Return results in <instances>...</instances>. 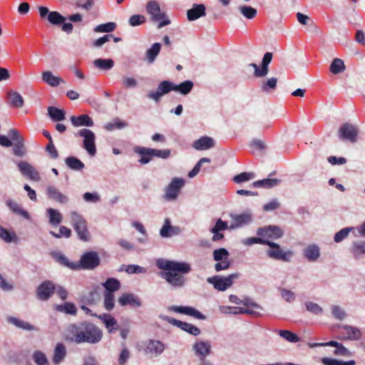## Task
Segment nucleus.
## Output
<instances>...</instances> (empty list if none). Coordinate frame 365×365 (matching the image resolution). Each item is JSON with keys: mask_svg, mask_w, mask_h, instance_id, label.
<instances>
[{"mask_svg": "<svg viewBox=\"0 0 365 365\" xmlns=\"http://www.w3.org/2000/svg\"><path fill=\"white\" fill-rule=\"evenodd\" d=\"M157 266L164 270L159 273L160 277L175 289L185 286L187 281L185 275L192 270L190 263L175 260L159 259Z\"/></svg>", "mask_w": 365, "mask_h": 365, "instance_id": "1", "label": "nucleus"}, {"mask_svg": "<svg viewBox=\"0 0 365 365\" xmlns=\"http://www.w3.org/2000/svg\"><path fill=\"white\" fill-rule=\"evenodd\" d=\"M74 328L76 330L73 340L76 343L96 344L102 339V331L93 324L83 323L79 327Z\"/></svg>", "mask_w": 365, "mask_h": 365, "instance_id": "2", "label": "nucleus"}, {"mask_svg": "<svg viewBox=\"0 0 365 365\" xmlns=\"http://www.w3.org/2000/svg\"><path fill=\"white\" fill-rule=\"evenodd\" d=\"M146 11L150 16L152 21L158 23V27L159 29L170 24V19L165 12L161 11L158 1H148L146 4Z\"/></svg>", "mask_w": 365, "mask_h": 365, "instance_id": "3", "label": "nucleus"}, {"mask_svg": "<svg viewBox=\"0 0 365 365\" xmlns=\"http://www.w3.org/2000/svg\"><path fill=\"white\" fill-rule=\"evenodd\" d=\"M70 222L81 240L86 242L90 239L87 222L81 215L75 211L71 212L70 214Z\"/></svg>", "mask_w": 365, "mask_h": 365, "instance_id": "4", "label": "nucleus"}, {"mask_svg": "<svg viewBox=\"0 0 365 365\" xmlns=\"http://www.w3.org/2000/svg\"><path fill=\"white\" fill-rule=\"evenodd\" d=\"M240 274L236 272L227 277L214 276L207 279V282L219 291H225L230 287L235 279L239 278Z\"/></svg>", "mask_w": 365, "mask_h": 365, "instance_id": "5", "label": "nucleus"}, {"mask_svg": "<svg viewBox=\"0 0 365 365\" xmlns=\"http://www.w3.org/2000/svg\"><path fill=\"white\" fill-rule=\"evenodd\" d=\"M66 17L63 16L58 11H49L47 9V21L55 26H61V31L71 34L73 31V24L66 23Z\"/></svg>", "mask_w": 365, "mask_h": 365, "instance_id": "6", "label": "nucleus"}, {"mask_svg": "<svg viewBox=\"0 0 365 365\" xmlns=\"http://www.w3.org/2000/svg\"><path fill=\"white\" fill-rule=\"evenodd\" d=\"M270 249L267 250V255L274 259L282 260L284 262L290 261V258L293 255V252L291 250L283 251L279 245L275 242H273L270 240L268 241L267 244Z\"/></svg>", "mask_w": 365, "mask_h": 365, "instance_id": "7", "label": "nucleus"}, {"mask_svg": "<svg viewBox=\"0 0 365 365\" xmlns=\"http://www.w3.org/2000/svg\"><path fill=\"white\" fill-rule=\"evenodd\" d=\"M78 135L83 137V147L91 156L95 155L96 148L95 144L94 133L86 128H83L78 131Z\"/></svg>", "mask_w": 365, "mask_h": 365, "instance_id": "8", "label": "nucleus"}, {"mask_svg": "<svg viewBox=\"0 0 365 365\" xmlns=\"http://www.w3.org/2000/svg\"><path fill=\"white\" fill-rule=\"evenodd\" d=\"M338 135L342 140H348L354 143L356 141L358 129L355 125L345 123L339 129Z\"/></svg>", "mask_w": 365, "mask_h": 365, "instance_id": "9", "label": "nucleus"}, {"mask_svg": "<svg viewBox=\"0 0 365 365\" xmlns=\"http://www.w3.org/2000/svg\"><path fill=\"white\" fill-rule=\"evenodd\" d=\"M184 184L185 181L183 179L178 178H173L166 187L164 198L167 200H175Z\"/></svg>", "mask_w": 365, "mask_h": 365, "instance_id": "10", "label": "nucleus"}, {"mask_svg": "<svg viewBox=\"0 0 365 365\" xmlns=\"http://www.w3.org/2000/svg\"><path fill=\"white\" fill-rule=\"evenodd\" d=\"M257 235L262 237L267 240H277L283 235V231L281 228L275 225H269L264 227H259L257 230Z\"/></svg>", "mask_w": 365, "mask_h": 365, "instance_id": "11", "label": "nucleus"}, {"mask_svg": "<svg viewBox=\"0 0 365 365\" xmlns=\"http://www.w3.org/2000/svg\"><path fill=\"white\" fill-rule=\"evenodd\" d=\"M100 264V258L95 252H88L83 254L80 259V266L85 269H93Z\"/></svg>", "mask_w": 365, "mask_h": 365, "instance_id": "12", "label": "nucleus"}, {"mask_svg": "<svg viewBox=\"0 0 365 365\" xmlns=\"http://www.w3.org/2000/svg\"><path fill=\"white\" fill-rule=\"evenodd\" d=\"M163 319L168 322L169 324L175 326L192 335L198 336L201 332L198 327L191 324L178 320L173 317L166 316L163 317Z\"/></svg>", "mask_w": 365, "mask_h": 365, "instance_id": "13", "label": "nucleus"}, {"mask_svg": "<svg viewBox=\"0 0 365 365\" xmlns=\"http://www.w3.org/2000/svg\"><path fill=\"white\" fill-rule=\"evenodd\" d=\"M17 165L24 177L34 181L39 180V174L32 165L26 161H20Z\"/></svg>", "mask_w": 365, "mask_h": 365, "instance_id": "14", "label": "nucleus"}, {"mask_svg": "<svg viewBox=\"0 0 365 365\" xmlns=\"http://www.w3.org/2000/svg\"><path fill=\"white\" fill-rule=\"evenodd\" d=\"M7 207L14 214L22 217L24 219L30 220L29 213L23 207L13 199H7L5 202Z\"/></svg>", "mask_w": 365, "mask_h": 365, "instance_id": "15", "label": "nucleus"}, {"mask_svg": "<svg viewBox=\"0 0 365 365\" xmlns=\"http://www.w3.org/2000/svg\"><path fill=\"white\" fill-rule=\"evenodd\" d=\"M164 344L158 340H149L145 348V352L150 356H157L164 350Z\"/></svg>", "mask_w": 365, "mask_h": 365, "instance_id": "16", "label": "nucleus"}, {"mask_svg": "<svg viewBox=\"0 0 365 365\" xmlns=\"http://www.w3.org/2000/svg\"><path fill=\"white\" fill-rule=\"evenodd\" d=\"M170 310L177 313L184 314L193 317L198 319H205V317L199 311L192 307H178L172 306L169 308Z\"/></svg>", "mask_w": 365, "mask_h": 365, "instance_id": "17", "label": "nucleus"}, {"mask_svg": "<svg viewBox=\"0 0 365 365\" xmlns=\"http://www.w3.org/2000/svg\"><path fill=\"white\" fill-rule=\"evenodd\" d=\"M205 6L202 4H194L190 9L187 11V18L190 21L197 20V19L206 15Z\"/></svg>", "mask_w": 365, "mask_h": 365, "instance_id": "18", "label": "nucleus"}, {"mask_svg": "<svg viewBox=\"0 0 365 365\" xmlns=\"http://www.w3.org/2000/svg\"><path fill=\"white\" fill-rule=\"evenodd\" d=\"M54 293H56L62 300H65L68 296V292L65 288L59 285L56 286L51 281H47V299Z\"/></svg>", "mask_w": 365, "mask_h": 365, "instance_id": "19", "label": "nucleus"}, {"mask_svg": "<svg viewBox=\"0 0 365 365\" xmlns=\"http://www.w3.org/2000/svg\"><path fill=\"white\" fill-rule=\"evenodd\" d=\"M67 354L66 348L63 343H58L53 350L51 361L55 365L61 364Z\"/></svg>", "mask_w": 365, "mask_h": 365, "instance_id": "20", "label": "nucleus"}, {"mask_svg": "<svg viewBox=\"0 0 365 365\" xmlns=\"http://www.w3.org/2000/svg\"><path fill=\"white\" fill-rule=\"evenodd\" d=\"M215 145L214 140L207 136H203L193 142L192 146L197 150H208Z\"/></svg>", "mask_w": 365, "mask_h": 365, "instance_id": "21", "label": "nucleus"}, {"mask_svg": "<svg viewBox=\"0 0 365 365\" xmlns=\"http://www.w3.org/2000/svg\"><path fill=\"white\" fill-rule=\"evenodd\" d=\"M193 350L197 356L203 359L211 352V346L207 341H198L193 345Z\"/></svg>", "mask_w": 365, "mask_h": 365, "instance_id": "22", "label": "nucleus"}, {"mask_svg": "<svg viewBox=\"0 0 365 365\" xmlns=\"http://www.w3.org/2000/svg\"><path fill=\"white\" fill-rule=\"evenodd\" d=\"M0 239L6 243H17L19 237L13 230H8L0 225Z\"/></svg>", "mask_w": 365, "mask_h": 365, "instance_id": "23", "label": "nucleus"}, {"mask_svg": "<svg viewBox=\"0 0 365 365\" xmlns=\"http://www.w3.org/2000/svg\"><path fill=\"white\" fill-rule=\"evenodd\" d=\"M152 148H145V147H136L134 149L135 153L139 154L140 155V158L138 160V162L145 165L150 162L152 158H153V153L150 152Z\"/></svg>", "mask_w": 365, "mask_h": 365, "instance_id": "24", "label": "nucleus"}, {"mask_svg": "<svg viewBox=\"0 0 365 365\" xmlns=\"http://www.w3.org/2000/svg\"><path fill=\"white\" fill-rule=\"evenodd\" d=\"M118 301L121 306H126L128 304L135 307H139L141 306L140 299L132 294H123L118 298Z\"/></svg>", "mask_w": 365, "mask_h": 365, "instance_id": "25", "label": "nucleus"}, {"mask_svg": "<svg viewBox=\"0 0 365 365\" xmlns=\"http://www.w3.org/2000/svg\"><path fill=\"white\" fill-rule=\"evenodd\" d=\"M341 328L344 329L343 334L345 335L343 337L344 339L358 340L361 336V331L356 327L344 325Z\"/></svg>", "mask_w": 365, "mask_h": 365, "instance_id": "26", "label": "nucleus"}, {"mask_svg": "<svg viewBox=\"0 0 365 365\" xmlns=\"http://www.w3.org/2000/svg\"><path fill=\"white\" fill-rule=\"evenodd\" d=\"M47 114L54 122H61L66 119L65 110L54 106H48L47 108Z\"/></svg>", "mask_w": 365, "mask_h": 365, "instance_id": "27", "label": "nucleus"}, {"mask_svg": "<svg viewBox=\"0 0 365 365\" xmlns=\"http://www.w3.org/2000/svg\"><path fill=\"white\" fill-rule=\"evenodd\" d=\"M71 121L75 127L87 126L91 127L93 125V121L91 118L88 115L83 114L79 116H71Z\"/></svg>", "mask_w": 365, "mask_h": 365, "instance_id": "28", "label": "nucleus"}, {"mask_svg": "<svg viewBox=\"0 0 365 365\" xmlns=\"http://www.w3.org/2000/svg\"><path fill=\"white\" fill-rule=\"evenodd\" d=\"M98 318L103 321L109 333L113 332L118 329L117 321L110 314H103L99 315Z\"/></svg>", "mask_w": 365, "mask_h": 365, "instance_id": "29", "label": "nucleus"}, {"mask_svg": "<svg viewBox=\"0 0 365 365\" xmlns=\"http://www.w3.org/2000/svg\"><path fill=\"white\" fill-rule=\"evenodd\" d=\"M232 220L234 223L231 225V227H239L249 224L252 221V215L249 213H242L233 216Z\"/></svg>", "mask_w": 365, "mask_h": 365, "instance_id": "30", "label": "nucleus"}, {"mask_svg": "<svg viewBox=\"0 0 365 365\" xmlns=\"http://www.w3.org/2000/svg\"><path fill=\"white\" fill-rule=\"evenodd\" d=\"M161 48L160 43H155L147 50L145 53V61L148 63H153L158 56Z\"/></svg>", "mask_w": 365, "mask_h": 365, "instance_id": "31", "label": "nucleus"}, {"mask_svg": "<svg viewBox=\"0 0 365 365\" xmlns=\"http://www.w3.org/2000/svg\"><path fill=\"white\" fill-rule=\"evenodd\" d=\"M47 192L51 199L58 202V203L65 204L68 201V197L53 187H48Z\"/></svg>", "mask_w": 365, "mask_h": 365, "instance_id": "32", "label": "nucleus"}, {"mask_svg": "<svg viewBox=\"0 0 365 365\" xmlns=\"http://www.w3.org/2000/svg\"><path fill=\"white\" fill-rule=\"evenodd\" d=\"M65 163L68 168L76 171H81L85 167V165L82 161L73 156L67 157L65 159Z\"/></svg>", "mask_w": 365, "mask_h": 365, "instance_id": "33", "label": "nucleus"}, {"mask_svg": "<svg viewBox=\"0 0 365 365\" xmlns=\"http://www.w3.org/2000/svg\"><path fill=\"white\" fill-rule=\"evenodd\" d=\"M6 321L7 322L12 324L16 327L24 330L31 331L34 329V327L29 323L14 317H8Z\"/></svg>", "mask_w": 365, "mask_h": 365, "instance_id": "34", "label": "nucleus"}, {"mask_svg": "<svg viewBox=\"0 0 365 365\" xmlns=\"http://www.w3.org/2000/svg\"><path fill=\"white\" fill-rule=\"evenodd\" d=\"M304 255L309 261H316L320 255L319 248L315 245H309L304 250Z\"/></svg>", "mask_w": 365, "mask_h": 365, "instance_id": "35", "label": "nucleus"}, {"mask_svg": "<svg viewBox=\"0 0 365 365\" xmlns=\"http://www.w3.org/2000/svg\"><path fill=\"white\" fill-rule=\"evenodd\" d=\"M280 180L276 178H267L255 181L252 183L255 187L271 188L279 185Z\"/></svg>", "mask_w": 365, "mask_h": 365, "instance_id": "36", "label": "nucleus"}, {"mask_svg": "<svg viewBox=\"0 0 365 365\" xmlns=\"http://www.w3.org/2000/svg\"><path fill=\"white\" fill-rule=\"evenodd\" d=\"M103 287L106 289L105 292L113 293L118 291L120 287V281L115 278H108L103 283Z\"/></svg>", "mask_w": 365, "mask_h": 365, "instance_id": "37", "label": "nucleus"}, {"mask_svg": "<svg viewBox=\"0 0 365 365\" xmlns=\"http://www.w3.org/2000/svg\"><path fill=\"white\" fill-rule=\"evenodd\" d=\"M47 214L49 217V223L53 226L58 225L63 220V216L58 210L48 208L47 209Z\"/></svg>", "mask_w": 365, "mask_h": 365, "instance_id": "38", "label": "nucleus"}, {"mask_svg": "<svg viewBox=\"0 0 365 365\" xmlns=\"http://www.w3.org/2000/svg\"><path fill=\"white\" fill-rule=\"evenodd\" d=\"M93 65L101 71L110 70L114 66V61L110 59L97 58L94 60Z\"/></svg>", "mask_w": 365, "mask_h": 365, "instance_id": "39", "label": "nucleus"}, {"mask_svg": "<svg viewBox=\"0 0 365 365\" xmlns=\"http://www.w3.org/2000/svg\"><path fill=\"white\" fill-rule=\"evenodd\" d=\"M128 125V123L123 120H121L118 118H115L113 119L112 122L107 123L104 125V128L108 131H113L115 129H122L125 128Z\"/></svg>", "mask_w": 365, "mask_h": 365, "instance_id": "40", "label": "nucleus"}, {"mask_svg": "<svg viewBox=\"0 0 365 365\" xmlns=\"http://www.w3.org/2000/svg\"><path fill=\"white\" fill-rule=\"evenodd\" d=\"M51 255L53 257L54 260L67 267L75 269L76 267L73 264L70 263L68 258L60 252H51Z\"/></svg>", "mask_w": 365, "mask_h": 365, "instance_id": "41", "label": "nucleus"}, {"mask_svg": "<svg viewBox=\"0 0 365 365\" xmlns=\"http://www.w3.org/2000/svg\"><path fill=\"white\" fill-rule=\"evenodd\" d=\"M55 309L58 312L73 315L76 314L77 311L75 304L71 302H66L63 304L55 305Z\"/></svg>", "mask_w": 365, "mask_h": 365, "instance_id": "42", "label": "nucleus"}, {"mask_svg": "<svg viewBox=\"0 0 365 365\" xmlns=\"http://www.w3.org/2000/svg\"><path fill=\"white\" fill-rule=\"evenodd\" d=\"M346 67L344 65V61L340 58H334L333 61L331 62L329 71L333 74H337L339 73L343 72L345 70Z\"/></svg>", "mask_w": 365, "mask_h": 365, "instance_id": "43", "label": "nucleus"}, {"mask_svg": "<svg viewBox=\"0 0 365 365\" xmlns=\"http://www.w3.org/2000/svg\"><path fill=\"white\" fill-rule=\"evenodd\" d=\"M9 103L16 108H21L24 104L22 96L17 92H11L9 93Z\"/></svg>", "mask_w": 365, "mask_h": 365, "instance_id": "44", "label": "nucleus"}, {"mask_svg": "<svg viewBox=\"0 0 365 365\" xmlns=\"http://www.w3.org/2000/svg\"><path fill=\"white\" fill-rule=\"evenodd\" d=\"M238 10L243 16L248 19H254L257 14L256 9L245 5L239 6Z\"/></svg>", "mask_w": 365, "mask_h": 365, "instance_id": "45", "label": "nucleus"}, {"mask_svg": "<svg viewBox=\"0 0 365 365\" xmlns=\"http://www.w3.org/2000/svg\"><path fill=\"white\" fill-rule=\"evenodd\" d=\"M278 334L291 343H297L300 341L299 337L294 333L288 330H278L277 331Z\"/></svg>", "mask_w": 365, "mask_h": 365, "instance_id": "46", "label": "nucleus"}, {"mask_svg": "<svg viewBox=\"0 0 365 365\" xmlns=\"http://www.w3.org/2000/svg\"><path fill=\"white\" fill-rule=\"evenodd\" d=\"M175 91L182 95L188 94L193 88V83L191 81H185L179 85L175 84Z\"/></svg>", "mask_w": 365, "mask_h": 365, "instance_id": "47", "label": "nucleus"}, {"mask_svg": "<svg viewBox=\"0 0 365 365\" xmlns=\"http://www.w3.org/2000/svg\"><path fill=\"white\" fill-rule=\"evenodd\" d=\"M322 362L324 365H355L356 361L354 360H350L348 361H339L335 359H330L324 357L322 359Z\"/></svg>", "mask_w": 365, "mask_h": 365, "instance_id": "48", "label": "nucleus"}, {"mask_svg": "<svg viewBox=\"0 0 365 365\" xmlns=\"http://www.w3.org/2000/svg\"><path fill=\"white\" fill-rule=\"evenodd\" d=\"M158 88L163 95L168 93L171 91H175V83L169 81H163L160 82Z\"/></svg>", "mask_w": 365, "mask_h": 365, "instance_id": "49", "label": "nucleus"}, {"mask_svg": "<svg viewBox=\"0 0 365 365\" xmlns=\"http://www.w3.org/2000/svg\"><path fill=\"white\" fill-rule=\"evenodd\" d=\"M61 83H65L63 78L59 76H54L51 71H47V84L52 87H57Z\"/></svg>", "mask_w": 365, "mask_h": 365, "instance_id": "50", "label": "nucleus"}, {"mask_svg": "<svg viewBox=\"0 0 365 365\" xmlns=\"http://www.w3.org/2000/svg\"><path fill=\"white\" fill-rule=\"evenodd\" d=\"M114 294L104 292V307L106 310L110 311L114 308Z\"/></svg>", "mask_w": 365, "mask_h": 365, "instance_id": "51", "label": "nucleus"}, {"mask_svg": "<svg viewBox=\"0 0 365 365\" xmlns=\"http://www.w3.org/2000/svg\"><path fill=\"white\" fill-rule=\"evenodd\" d=\"M272 53L270 52H267L263 57L261 67V73L262 74H264L265 76L268 73L269 68L268 66L272 61Z\"/></svg>", "mask_w": 365, "mask_h": 365, "instance_id": "52", "label": "nucleus"}, {"mask_svg": "<svg viewBox=\"0 0 365 365\" xmlns=\"http://www.w3.org/2000/svg\"><path fill=\"white\" fill-rule=\"evenodd\" d=\"M47 139H48V143H47V153H48L51 158L56 159L58 157V153L57 149L55 148L51 136L48 133H47Z\"/></svg>", "mask_w": 365, "mask_h": 365, "instance_id": "53", "label": "nucleus"}, {"mask_svg": "<svg viewBox=\"0 0 365 365\" xmlns=\"http://www.w3.org/2000/svg\"><path fill=\"white\" fill-rule=\"evenodd\" d=\"M229 257V252L225 248H220L215 250L213 252V258L215 261H222L227 259Z\"/></svg>", "mask_w": 365, "mask_h": 365, "instance_id": "54", "label": "nucleus"}, {"mask_svg": "<svg viewBox=\"0 0 365 365\" xmlns=\"http://www.w3.org/2000/svg\"><path fill=\"white\" fill-rule=\"evenodd\" d=\"M116 28V24L114 22H108L106 24H102L97 26L95 28L96 32H111Z\"/></svg>", "mask_w": 365, "mask_h": 365, "instance_id": "55", "label": "nucleus"}, {"mask_svg": "<svg viewBox=\"0 0 365 365\" xmlns=\"http://www.w3.org/2000/svg\"><path fill=\"white\" fill-rule=\"evenodd\" d=\"M255 178V174L252 173H241L235 175L233 178V181L235 183H241L243 182L248 181Z\"/></svg>", "mask_w": 365, "mask_h": 365, "instance_id": "56", "label": "nucleus"}, {"mask_svg": "<svg viewBox=\"0 0 365 365\" xmlns=\"http://www.w3.org/2000/svg\"><path fill=\"white\" fill-rule=\"evenodd\" d=\"M146 19L144 16L140 14H135L129 18L128 23L131 26H137L144 24Z\"/></svg>", "mask_w": 365, "mask_h": 365, "instance_id": "57", "label": "nucleus"}, {"mask_svg": "<svg viewBox=\"0 0 365 365\" xmlns=\"http://www.w3.org/2000/svg\"><path fill=\"white\" fill-rule=\"evenodd\" d=\"M305 307L308 312L316 315L322 314L323 312L322 308L318 304L312 302H306Z\"/></svg>", "mask_w": 365, "mask_h": 365, "instance_id": "58", "label": "nucleus"}, {"mask_svg": "<svg viewBox=\"0 0 365 365\" xmlns=\"http://www.w3.org/2000/svg\"><path fill=\"white\" fill-rule=\"evenodd\" d=\"M210 159L207 158H202L195 165V167L192 168L191 171L188 173L189 178H193L195 177L200 170V168L203 163H210Z\"/></svg>", "mask_w": 365, "mask_h": 365, "instance_id": "59", "label": "nucleus"}, {"mask_svg": "<svg viewBox=\"0 0 365 365\" xmlns=\"http://www.w3.org/2000/svg\"><path fill=\"white\" fill-rule=\"evenodd\" d=\"M352 252L355 257L365 254V241L354 242L352 246Z\"/></svg>", "mask_w": 365, "mask_h": 365, "instance_id": "60", "label": "nucleus"}, {"mask_svg": "<svg viewBox=\"0 0 365 365\" xmlns=\"http://www.w3.org/2000/svg\"><path fill=\"white\" fill-rule=\"evenodd\" d=\"M150 152L153 153V157L159 158L161 159H167L170 156L171 154L170 149L158 150L152 148Z\"/></svg>", "mask_w": 365, "mask_h": 365, "instance_id": "61", "label": "nucleus"}, {"mask_svg": "<svg viewBox=\"0 0 365 365\" xmlns=\"http://www.w3.org/2000/svg\"><path fill=\"white\" fill-rule=\"evenodd\" d=\"M277 83V78L272 77L269 78L266 82H263L262 85V90L265 92H268L271 89L276 88Z\"/></svg>", "mask_w": 365, "mask_h": 365, "instance_id": "62", "label": "nucleus"}, {"mask_svg": "<svg viewBox=\"0 0 365 365\" xmlns=\"http://www.w3.org/2000/svg\"><path fill=\"white\" fill-rule=\"evenodd\" d=\"M352 230V227H345L337 232L334 235V241L336 242H340L344 239H345L348 235L349 234L350 231Z\"/></svg>", "mask_w": 365, "mask_h": 365, "instance_id": "63", "label": "nucleus"}, {"mask_svg": "<svg viewBox=\"0 0 365 365\" xmlns=\"http://www.w3.org/2000/svg\"><path fill=\"white\" fill-rule=\"evenodd\" d=\"M32 359L37 365H46V356L41 351H34Z\"/></svg>", "mask_w": 365, "mask_h": 365, "instance_id": "64", "label": "nucleus"}]
</instances>
